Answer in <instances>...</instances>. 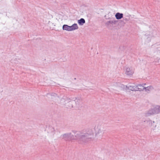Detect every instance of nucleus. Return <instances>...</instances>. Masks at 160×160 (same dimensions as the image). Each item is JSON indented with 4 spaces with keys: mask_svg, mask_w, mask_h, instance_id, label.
I'll return each instance as SVG.
<instances>
[{
    "mask_svg": "<svg viewBox=\"0 0 160 160\" xmlns=\"http://www.w3.org/2000/svg\"><path fill=\"white\" fill-rule=\"evenodd\" d=\"M78 28V27L77 24H74L70 26V31H73Z\"/></svg>",
    "mask_w": 160,
    "mask_h": 160,
    "instance_id": "obj_1",
    "label": "nucleus"
},
{
    "mask_svg": "<svg viewBox=\"0 0 160 160\" xmlns=\"http://www.w3.org/2000/svg\"><path fill=\"white\" fill-rule=\"evenodd\" d=\"M115 17L117 19H119L122 18L123 14L119 13H117L115 15Z\"/></svg>",
    "mask_w": 160,
    "mask_h": 160,
    "instance_id": "obj_2",
    "label": "nucleus"
},
{
    "mask_svg": "<svg viewBox=\"0 0 160 160\" xmlns=\"http://www.w3.org/2000/svg\"><path fill=\"white\" fill-rule=\"evenodd\" d=\"M63 29L64 30H65L68 31H70V26H69L67 25H63L62 27Z\"/></svg>",
    "mask_w": 160,
    "mask_h": 160,
    "instance_id": "obj_3",
    "label": "nucleus"
},
{
    "mask_svg": "<svg viewBox=\"0 0 160 160\" xmlns=\"http://www.w3.org/2000/svg\"><path fill=\"white\" fill-rule=\"evenodd\" d=\"M78 23L81 25H82L85 23V21L83 18H81L78 21Z\"/></svg>",
    "mask_w": 160,
    "mask_h": 160,
    "instance_id": "obj_4",
    "label": "nucleus"
},
{
    "mask_svg": "<svg viewBox=\"0 0 160 160\" xmlns=\"http://www.w3.org/2000/svg\"><path fill=\"white\" fill-rule=\"evenodd\" d=\"M153 89V88L152 86L148 87L146 88V90H152Z\"/></svg>",
    "mask_w": 160,
    "mask_h": 160,
    "instance_id": "obj_5",
    "label": "nucleus"
}]
</instances>
